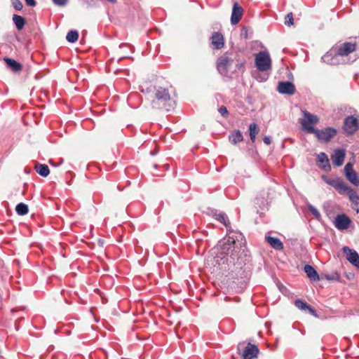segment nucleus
<instances>
[{
  "label": "nucleus",
  "mask_w": 359,
  "mask_h": 359,
  "mask_svg": "<svg viewBox=\"0 0 359 359\" xmlns=\"http://www.w3.org/2000/svg\"><path fill=\"white\" fill-rule=\"evenodd\" d=\"M243 238L241 233H236L221 240L215 248L217 252L214 258L215 262L219 265L233 263L241 250Z\"/></svg>",
  "instance_id": "obj_1"
},
{
  "label": "nucleus",
  "mask_w": 359,
  "mask_h": 359,
  "mask_svg": "<svg viewBox=\"0 0 359 359\" xmlns=\"http://www.w3.org/2000/svg\"><path fill=\"white\" fill-rule=\"evenodd\" d=\"M146 96L154 109H164L169 111L174 108L175 103L170 99L168 90L164 87H149L146 90Z\"/></svg>",
  "instance_id": "obj_2"
},
{
  "label": "nucleus",
  "mask_w": 359,
  "mask_h": 359,
  "mask_svg": "<svg viewBox=\"0 0 359 359\" xmlns=\"http://www.w3.org/2000/svg\"><path fill=\"white\" fill-rule=\"evenodd\" d=\"M217 69L221 75L229 76V72H234L236 69L243 70L244 62L238 60L237 54L227 52L217 59Z\"/></svg>",
  "instance_id": "obj_3"
},
{
  "label": "nucleus",
  "mask_w": 359,
  "mask_h": 359,
  "mask_svg": "<svg viewBox=\"0 0 359 359\" xmlns=\"http://www.w3.org/2000/svg\"><path fill=\"white\" fill-rule=\"evenodd\" d=\"M255 66L260 72L271 69V60L267 51H260L255 55Z\"/></svg>",
  "instance_id": "obj_4"
},
{
  "label": "nucleus",
  "mask_w": 359,
  "mask_h": 359,
  "mask_svg": "<svg viewBox=\"0 0 359 359\" xmlns=\"http://www.w3.org/2000/svg\"><path fill=\"white\" fill-rule=\"evenodd\" d=\"M335 50L336 48H332L322 57V61L331 65H337L348 62L345 58H343L341 55H338Z\"/></svg>",
  "instance_id": "obj_5"
},
{
  "label": "nucleus",
  "mask_w": 359,
  "mask_h": 359,
  "mask_svg": "<svg viewBox=\"0 0 359 359\" xmlns=\"http://www.w3.org/2000/svg\"><path fill=\"white\" fill-rule=\"evenodd\" d=\"M318 122V118L317 116L311 114L307 111H304V119L301 122L304 130H306L309 133H313L316 130L313 125L316 124Z\"/></svg>",
  "instance_id": "obj_6"
},
{
  "label": "nucleus",
  "mask_w": 359,
  "mask_h": 359,
  "mask_svg": "<svg viewBox=\"0 0 359 359\" xmlns=\"http://www.w3.org/2000/svg\"><path fill=\"white\" fill-rule=\"evenodd\" d=\"M333 224L338 230L344 231L350 227L352 221L346 214H340L334 218Z\"/></svg>",
  "instance_id": "obj_7"
},
{
  "label": "nucleus",
  "mask_w": 359,
  "mask_h": 359,
  "mask_svg": "<svg viewBox=\"0 0 359 359\" xmlns=\"http://www.w3.org/2000/svg\"><path fill=\"white\" fill-rule=\"evenodd\" d=\"M316 134L318 140L327 142L337 134V130L334 128L327 127L324 130L316 129L313 133Z\"/></svg>",
  "instance_id": "obj_8"
},
{
  "label": "nucleus",
  "mask_w": 359,
  "mask_h": 359,
  "mask_svg": "<svg viewBox=\"0 0 359 359\" xmlns=\"http://www.w3.org/2000/svg\"><path fill=\"white\" fill-rule=\"evenodd\" d=\"M355 47L356 44L355 43L346 42L340 46H335L332 48H336L335 50L338 55H341L343 58H345V57L355 51Z\"/></svg>",
  "instance_id": "obj_9"
},
{
  "label": "nucleus",
  "mask_w": 359,
  "mask_h": 359,
  "mask_svg": "<svg viewBox=\"0 0 359 359\" xmlns=\"http://www.w3.org/2000/svg\"><path fill=\"white\" fill-rule=\"evenodd\" d=\"M342 251L346 255V259L354 266L359 269V255L358 252L347 246L344 247Z\"/></svg>",
  "instance_id": "obj_10"
},
{
  "label": "nucleus",
  "mask_w": 359,
  "mask_h": 359,
  "mask_svg": "<svg viewBox=\"0 0 359 359\" xmlns=\"http://www.w3.org/2000/svg\"><path fill=\"white\" fill-rule=\"evenodd\" d=\"M358 128V121L354 116H348L344 120V129L347 134L354 133Z\"/></svg>",
  "instance_id": "obj_11"
},
{
  "label": "nucleus",
  "mask_w": 359,
  "mask_h": 359,
  "mask_svg": "<svg viewBox=\"0 0 359 359\" xmlns=\"http://www.w3.org/2000/svg\"><path fill=\"white\" fill-rule=\"evenodd\" d=\"M259 348L256 345L248 343L242 353V359H254L257 357Z\"/></svg>",
  "instance_id": "obj_12"
},
{
  "label": "nucleus",
  "mask_w": 359,
  "mask_h": 359,
  "mask_svg": "<svg viewBox=\"0 0 359 359\" xmlns=\"http://www.w3.org/2000/svg\"><path fill=\"white\" fill-rule=\"evenodd\" d=\"M277 90L280 94L292 95L295 93V87L294 84L289 81L279 82Z\"/></svg>",
  "instance_id": "obj_13"
},
{
  "label": "nucleus",
  "mask_w": 359,
  "mask_h": 359,
  "mask_svg": "<svg viewBox=\"0 0 359 359\" xmlns=\"http://www.w3.org/2000/svg\"><path fill=\"white\" fill-rule=\"evenodd\" d=\"M243 13V8L237 2L233 5L231 22L232 25H236L241 20Z\"/></svg>",
  "instance_id": "obj_14"
},
{
  "label": "nucleus",
  "mask_w": 359,
  "mask_h": 359,
  "mask_svg": "<svg viewBox=\"0 0 359 359\" xmlns=\"http://www.w3.org/2000/svg\"><path fill=\"white\" fill-rule=\"evenodd\" d=\"M325 182L336 189L340 194H344V190H347V184L341 180L327 179Z\"/></svg>",
  "instance_id": "obj_15"
},
{
  "label": "nucleus",
  "mask_w": 359,
  "mask_h": 359,
  "mask_svg": "<svg viewBox=\"0 0 359 359\" xmlns=\"http://www.w3.org/2000/svg\"><path fill=\"white\" fill-rule=\"evenodd\" d=\"M345 151L344 149H335L334 154L331 156V159L335 166H340L344 163L345 158Z\"/></svg>",
  "instance_id": "obj_16"
},
{
  "label": "nucleus",
  "mask_w": 359,
  "mask_h": 359,
  "mask_svg": "<svg viewBox=\"0 0 359 359\" xmlns=\"http://www.w3.org/2000/svg\"><path fill=\"white\" fill-rule=\"evenodd\" d=\"M211 43L215 49H221L224 45V37L219 32H214L211 37Z\"/></svg>",
  "instance_id": "obj_17"
},
{
  "label": "nucleus",
  "mask_w": 359,
  "mask_h": 359,
  "mask_svg": "<svg viewBox=\"0 0 359 359\" xmlns=\"http://www.w3.org/2000/svg\"><path fill=\"white\" fill-rule=\"evenodd\" d=\"M347 190H344V194H346L351 202V203L355 206L359 205V196L355 191L352 189L350 187L346 185Z\"/></svg>",
  "instance_id": "obj_18"
},
{
  "label": "nucleus",
  "mask_w": 359,
  "mask_h": 359,
  "mask_svg": "<svg viewBox=\"0 0 359 359\" xmlns=\"http://www.w3.org/2000/svg\"><path fill=\"white\" fill-rule=\"evenodd\" d=\"M266 241L275 250H281L283 249V243L276 237L265 236Z\"/></svg>",
  "instance_id": "obj_19"
},
{
  "label": "nucleus",
  "mask_w": 359,
  "mask_h": 359,
  "mask_svg": "<svg viewBox=\"0 0 359 359\" xmlns=\"http://www.w3.org/2000/svg\"><path fill=\"white\" fill-rule=\"evenodd\" d=\"M304 272L307 276L313 281H318L320 280V277L316 271V269L311 265L306 264L304 266Z\"/></svg>",
  "instance_id": "obj_20"
},
{
  "label": "nucleus",
  "mask_w": 359,
  "mask_h": 359,
  "mask_svg": "<svg viewBox=\"0 0 359 359\" xmlns=\"http://www.w3.org/2000/svg\"><path fill=\"white\" fill-rule=\"evenodd\" d=\"M294 305L300 310L302 311H305V310H308L309 312L312 314V315H315V311L309 305L307 304L306 302L302 301V300H300V299H297L295 300L294 302Z\"/></svg>",
  "instance_id": "obj_21"
},
{
  "label": "nucleus",
  "mask_w": 359,
  "mask_h": 359,
  "mask_svg": "<svg viewBox=\"0 0 359 359\" xmlns=\"http://www.w3.org/2000/svg\"><path fill=\"white\" fill-rule=\"evenodd\" d=\"M229 139L231 143L237 144L243 141V137L240 130H236L229 135Z\"/></svg>",
  "instance_id": "obj_22"
},
{
  "label": "nucleus",
  "mask_w": 359,
  "mask_h": 359,
  "mask_svg": "<svg viewBox=\"0 0 359 359\" xmlns=\"http://www.w3.org/2000/svg\"><path fill=\"white\" fill-rule=\"evenodd\" d=\"M4 61L6 62V65L14 72L20 71L22 69V65L11 58L5 57Z\"/></svg>",
  "instance_id": "obj_23"
},
{
  "label": "nucleus",
  "mask_w": 359,
  "mask_h": 359,
  "mask_svg": "<svg viewBox=\"0 0 359 359\" xmlns=\"http://www.w3.org/2000/svg\"><path fill=\"white\" fill-rule=\"evenodd\" d=\"M13 21L18 30L22 29L25 25V18L16 14L13 15Z\"/></svg>",
  "instance_id": "obj_24"
},
{
  "label": "nucleus",
  "mask_w": 359,
  "mask_h": 359,
  "mask_svg": "<svg viewBox=\"0 0 359 359\" xmlns=\"http://www.w3.org/2000/svg\"><path fill=\"white\" fill-rule=\"evenodd\" d=\"M214 217L217 220L223 224L226 228L229 227L230 222L225 213L222 212H215L214 214Z\"/></svg>",
  "instance_id": "obj_25"
},
{
  "label": "nucleus",
  "mask_w": 359,
  "mask_h": 359,
  "mask_svg": "<svg viewBox=\"0 0 359 359\" xmlns=\"http://www.w3.org/2000/svg\"><path fill=\"white\" fill-rule=\"evenodd\" d=\"M36 172L42 177H47L50 170L48 166L46 164H37L35 167Z\"/></svg>",
  "instance_id": "obj_26"
},
{
  "label": "nucleus",
  "mask_w": 359,
  "mask_h": 359,
  "mask_svg": "<svg viewBox=\"0 0 359 359\" xmlns=\"http://www.w3.org/2000/svg\"><path fill=\"white\" fill-rule=\"evenodd\" d=\"M318 161L321 164L323 168H330L329 159L325 153L321 152L318 155Z\"/></svg>",
  "instance_id": "obj_27"
},
{
  "label": "nucleus",
  "mask_w": 359,
  "mask_h": 359,
  "mask_svg": "<svg viewBox=\"0 0 359 359\" xmlns=\"http://www.w3.org/2000/svg\"><path fill=\"white\" fill-rule=\"evenodd\" d=\"M259 131V129L257 126V125L255 123H252L249 126V133H250V137L252 142L255 141L256 136L258 134Z\"/></svg>",
  "instance_id": "obj_28"
},
{
  "label": "nucleus",
  "mask_w": 359,
  "mask_h": 359,
  "mask_svg": "<svg viewBox=\"0 0 359 359\" xmlns=\"http://www.w3.org/2000/svg\"><path fill=\"white\" fill-rule=\"evenodd\" d=\"M345 175L351 184L356 187L359 186V178L355 172H348Z\"/></svg>",
  "instance_id": "obj_29"
},
{
  "label": "nucleus",
  "mask_w": 359,
  "mask_h": 359,
  "mask_svg": "<svg viewBox=\"0 0 359 359\" xmlns=\"http://www.w3.org/2000/svg\"><path fill=\"white\" fill-rule=\"evenodd\" d=\"M79 39V32L76 30L69 31L67 36L66 39L70 43L76 42Z\"/></svg>",
  "instance_id": "obj_30"
},
{
  "label": "nucleus",
  "mask_w": 359,
  "mask_h": 359,
  "mask_svg": "<svg viewBox=\"0 0 359 359\" xmlns=\"http://www.w3.org/2000/svg\"><path fill=\"white\" fill-rule=\"evenodd\" d=\"M15 210L19 215H25L28 212V206L23 203H20L16 205Z\"/></svg>",
  "instance_id": "obj_31"
},
{
  "label": "nucleus",
  "mask_w": 359,
  "mask_h": 359,
  "mask_svg": "<svg viewBox=\"0 0 359 359\" xmlns=\"http://www.w3.org/2000/svg\"><path fill=\"white\" fill-rule=\"evenodd\" d=\"M325 278L329 280L339 281L340 280V275L337 272H333L331 273L326 274Z\"/></svg>",
  "instance_id": "obj_32"
},
{
  "label": "nucleus",
  "mask_w": 359,
  "mask_h": 359,
  "mask_svg": "<svg viewBox=\"0 0 359 359\" xmlns=\"http://www.w3.org/2000/svg\"><path fill=\"white\" fill-rule=\"evenodd\" d=\"M309 210L311 212V213L317 219H319L320 218V214L319 211L313 207L311 204L309 203L307 205Z\"/></svg>",
  "instance_id": "obj_33"
},
{
  "label": "nucleus",
  "mask_w": 359,
  "mask_h": 359,
  "mask_svg": "<svg viewBox=\"0 0 359 359\" xmlns=\"http://www.w3.org/2000/svg\"><path fill=\"white\" fill-rule=\"evenodd\" d=\"M12 5L16 11H21L22 9V4L20 0H11Z\"/></svg>",
  "instance_id": "obj_34"
},
{
  "label": "nucleus",
  "mask_w": 359,
  "mask_h": 359,
  "mask_svg": "<svg viewBox=\"0 0 359 359\" xmlns=\"http://www.w3.org/2000/svg\"><path fill=\"white\" fill-rule=\"evenodd\" d=\"M285 23L287 26H290V25H293V23H294V22H293V15H292V13H288L286 15Z\"/></svg>",
  "instance_id": "obj_35"
},
{
  "label": "nucleus",
  "mask_w": 359,
  "mask_h": 359,
  "mask_svg": "<svg viewBox=\"0 0 359 359\" xmlns=\"http://www.w3.org/2000/svg\"><path fill=\"white\" fill-rule=\"evenodd\" d=\"M218 111L221 114V115L224 117H226L228 115V111L225 106H221Z\"/></svg>",
  "instance_id": "obj_36"
},
{
  "label": "nucleus",
  "mask_w": 359,
  "mask_h": 359,
  "mask_svg": "<svg viewBox=\"0 0 359 359\" xmlns=\"http://www.w3.org/2000/svg\"><path fill=\"white\" fill-rule=\"evenodd\" d=\"M345 175L348 172H355L353 169V165L351 163H346L344 167Z\"/></svg>",
  "instance_id": "obj_37"
},
{
  "label": "nucleus",
  "mask_w": 359,
  "mask_h": 359,
  "mask_svg": "<svg viewBox=\"0 0 359 359\" xmlns=\"http://www.w3.org/2000/svg\"><path fill=\"white\" fill-rule=\"evenodd\" d=\"M53 3L59 6H64L67 4L68 0H53Z\"/></svg>",
  "instance_id": "obj_38"
},
{
  "label": "nucleus",
  "mask_w": 359,
  "mask_h": 359,
  "mask_svg": "<svg viewBox=\"0 0 359 359\" xmlns=\"http://www.w3.org/2000/svg\"><path fill=\"white\" fill-rule=\"evenodd\" d=\"M255 79L258 81H266L267 79H268V76L267 75H264V76H255Z\"/></svg>",
  "instance_id": "obj_39"
},
{
  "label": "nucleus",
  "mask_w": 359,
  "mask_h": 359,
  "mask_svg": "<svg viewBox=\"0 0 359 359\" xmlns=\"http://www.w3.org/2000/svg\"><path fill=\"white\" fill-rule=\"evenodd\" d=\"M25 3L29 6H34L36 5V1L34 0H25Z\"/></svg>",
  "instance_id": "obj_40"
},
{
  "label": "nucleus",
  "mask_w": 359,
  "mask_h": 359,
  "mask_svg": "<svg viewBox=\"0 0 359 359\" xmlns=\"http://www.w3.org/2000/svg\"><path fill=\"white\" fill-rule=\"evenodd\" d=\"M263 141H264V142L266 144H267V145L270 144H271V138H270V137H269V136H265V137L263 138Z\"/></svg>",
  "instance_id": "obj_41"
},
{
  "label": "nucleus",
  "mask_w": 359,
  "mask_h": 359,
  "mask_svg": "<svg viewBox=\"0 0 359 359\" xmlns=\"http://www.w3.org/2000/svg\"><path fill=\"white\" fill-rule=\"evenodd\" d=\"M352 208L357 212L358 213L359 212V208L358 206H355L354 205L352 204Z\"/></svg>",
  "instance_id": "obj_42"
},
{
  "label": "nucleus",
  "mask_w": 359,
  "mask_h": 359,
  "mask_svg": "<svg viewBox=\"0 0 359 359\" xmlns=\"http://www.w3.org/2000/svg\"><path fill=\"white\" fill-rule=\"evenodd\" d=\"M245 343H239L238 345V349L241 350L243 346H244Z\"/></svg>",
  "instance_id": "obj_43"
},
{
  "label": "nucleus",
  "mask_w": 359,
  "mask_h": 359,
  "mask_svg": "<svg viewBox=\"0 0 359 359\" xmlns=\"http://www.w3.org/2000/svg\"><path fill=\"white\" fill-rule=\"evenodd\" d=\"M107 1L111 3H115L116 1V0H107Z\"/></svg>",
  "instance_id": "obj_44"
},
{
  "label": "nucleus",
  "mask_w": 359,
  "mask_h": 359,
  "mask_svg": "<svg viewBox=\"0 0 359 359\" xmlns=\"http://www.w3.org/2000/svg\"><path fill=\"white\" fill-rule=\"evenodd\" d=\"M356 60V57L353 58V60H352V62L355 61Z\"/></svg>",
  "instance_id": "obj_45"
}]
</instances>
